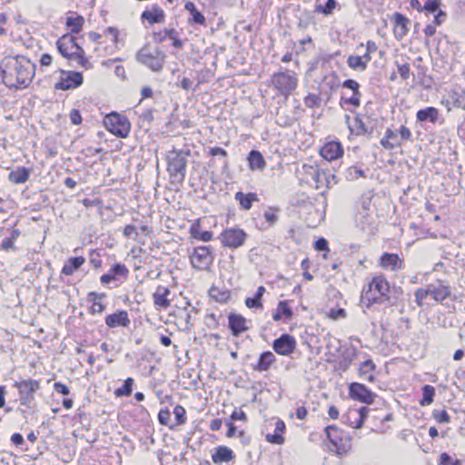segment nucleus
Listing matches in <instances>:
<instances>
[{
	"label": "nucleus",
	"instance_id": "obj_32",
	"mask_svg": "<svg viewBox=\"0 0 465 465\" xmlns=\"http://www.w3.org/2000/svg\"><path fill=\"white\" fill-rule=\"evenodd\" d=\"M234 198L239 203L241 208L244 211L250 210L252 203L258 201L257 195L253 193L245 194L242 192H237Z\"/></svg>",
	"mask_w": 465,
	"mask_h": 465
},
{
	"label": "nucleus",
	"instance_id": "obj_56",
	"mask_svg": "<svg viewBox=\"0 0 465 465\" xmlns=\"http://www.w3.org/2000/svg\"><path fill=\"white\" fill-rule=\"evenodd\" d=\"M171 418V412L168 409H163L158 413V420L162 425H168Z\"/></svg>",
	"mask_w": 465,
	"mask_h": 465
},
{
	"label": "nucleus",
	"instance_id": "obj_16",
	"mask_svg": "<svg viewBox=\"0 0 465 465\" xmlns=\"http://www.w3.org/2000/svg\"><path fill=\"white\" fill-rule=\"evenodd\" d=\"M321 156L328 162L340 159L343 155V147L339 141H330L320 150Z\"/></svg>",
	"mask_w": 465,
	"mask_h": 465
},
{
	"label": "nucleus",
	"instance_id": "obj_52",
	"mask_svg": "<svg viewBox=\"0 0 465 465\" xmlns=\"http://www.w3.org/2000/svg\"><path fill=\"white\" fill-rule=\"evenodd\" d=\"M347 313L344 309H331L328 313V317L333 321L344 319Z\"/></svg>",
	"mask_w": 465,
	"mask_h": 465
},
{
	"label": "nucleus",
	"instance_id": "obj_27",
	"mask_svg": "<svg viewBox=\"0 0 465 465\" xmlns=\"http://www.w3.org/2000/svg\"><path fill=\"white\" fill-rule=\"evenodd\" d=\"M170 294V291L167 287L158 286L156 291L154 292L153 303L156 307L166 309L170 306V301L167 299Z\"/></svg>",
	"mask_w": 465,
	"mask_h": 465
},
{
	"label": "nucleus",
	"instance_id": "obj_48",
	"mask_svg": "<svg viewBox=\"0 0 465 465\" xmlns=\"http://www.w3.org/2000/svg\"><path fill=\"white\" fill-rule=\"evenodd\" d=\"M176 424L183 425L186 423V411L181 405H176L173 409Z\"/></svg>",
	"mask_w": 465,
	"mask_h": 465
},
{
	"label": "nucleus",
	"instance_id": "obj_23",
	"mask_svg": "<svg viewBox=\"0 0 465 465\" xmlns=\"http://www.w3.org/2000/svg\"><path fill=\"white\" fill-rule=\"evenodd\" d=\"M275 361L276 358L272 351H263L260 355L258 361L255 364L252 365V368L253 371H266L272 367V364L275 363Z\"/></svg>",
	"mask_w": 465,
	"mask_h": 465
},
{
	"label": "nucleus",
	"instance_id": "obj_36",
	"mask_svg": "<svg viewBox=\"0 0 465 465\" xmlns=\"http://www.w3.org/2000/svg\"><path fill=\"white\" fill-rule=\"evenodd\" d=\"M19 236L20 231L17 229H14L8 237L3 239L0 245V249L4 252L15 251L16 247L15 245V242H16Z\"/></svg>",
	"mask_w": 465,
	"mask_h": 465
},
{
	"label": "nucleus",
	"instance_id": "obj_12",
	"mask_svg": "<svg viewBox=\"0 0 465 465\" xmlns=\"http://www.w3.org/2000/svg\"><path fill=\"white\" fill-rule=\"evenodd\" d=\"M60 77L54 84L55 90H70L79 87L84 81L83 74L79 72L58 70Z\"/></svg>",
	"mask_w": 465,
	"mask_h": 465
},
{
	"label": "nucleus",
	"instance_id": "obj_38",
	"mask_svg": "<svg viewBox=\"0 0 465 465\" xmlns=\"http://www.w3.org/2000/svg\"><path fill=\"white\" fill-rule=\"evenodd\" d=\"M264 292H265V288L263 286L258 287L253 297H248L245 299V305L250 309H252V308L262 309V303L261 302V299H262V295L264 294Z\"/></svg>",
	"mask_w": 465,
	"mask_h": 465
},
{
	"label": "nucleus",
	"instance_id": "obj_34",
	"mask_svg": "<svg viewBox=\"0 0 465 465\" xmlns=\"http://www.w3.org/2000/svg\"><path fill=\"white\" fill-rule=\"evenodd\" d=\"M85 262L83 256L69 258L62 268V273L64 275H72Z\"/></svg>",
	"mask_w": 465,
	"mask_h": 465
},
{
	"label": "nucleus",
	"instance_id": "obj_41",
	"mask_svg": "<svg viewBox=\"0 0 465 465\" xmlns=\"http://www.w3.org/2000/svg\"><path fill=\"white\" fill-rule=\"evenodd\" d=\"M422 399L420 401L421 406H428L433 402L435 389L431 385H424L421 389Z\"/></svg>",
	"mask_w": 465,
	"mask_h": 465
},
{
	"label": "nucleus",
	"instance_id": "obj_2",
	"mask_svg": "<svg viewBox=\"0 0 465 465\" xmlns=\"http://www.w3.org/2000/svg\"><path fill=\"white\" fill-rule=\"evenodd\" d=\"M391 286L383 274H375L361 291V302L370 308L391 300Z\"/></svg>",
	"mask_w": 465,
	"mask_h": 465
},
{
	"label": "nucleus",
	"instance_id": "obj_4",
	"mask_svg": "<svg viewBox=\"0 0 465 465\" xmlns=\"http://www.w3.org/2000/svg\"><path fill=\"white\" fill-rule=\"evenodd\" d=\"M56 46L58 52L64 57L69 60H74L82 66H85L88 63L84 49L76 44L74 36L68 35H63L57 40Z\"/></svg>",
	"mask_w": 465,
	"mask_h": 465
},
{
	"label": "nucleus",
	"instance_id": "obj_9",
	"mask_svg": "<svg viewBox=\"0 0 465 465\" xmlns=\"http://www.w3.org/2000/svg\"><path fill=\"white\" fill-rule=\"evenodd\" d=\"M14 387L19 391L21 405L31 408L35 401V393L40 390V382L33 379H25L15 381Z\"/></svg>",
	"mask_w": 465,
	"mask_h": 465
},
{
	"label": "nucleus",
	"instance_id": "obj_11",
	"mask_svg": "<svg viewBox=\"0 0 465 465\" xmlns=\"http://www.w3.org/2000/svg\"><path fill=\"white\" fill-rule=\"evenodd\" d=\"M247 239V233L239 227L225 229L220 235L223 246L236 249L242 246Z\"/></svg>",
	"mask_w": 465,
	"mask_h": 465
},
{
	"label": "nucleus",
	"instance_id": "obj_49",
	"mask_svg": "<svg viewBox=\"0 0 465 465\" xmlns=\"http://www.w3.org/2000/svg\"><path fill=\"white\" fill-rule=\"evenodd\" d=\"M430 296V292H429V285L427 288H419L415 292V301L418 306L421 307L423 305V301Z\"/></svg>",
	"mask_w": 465,
	"mask_h": 465
},
{
	"label": "nucleus",
	"instance_id": "obj_60",
	"mask_svg": "<svg viewBox=\"0 0 465 465\" xmlns=\"http://www.w3.org/2000/svg\"><path fill=\"white\" fill-rule=\"evenodd\" d=\"M399 134L401 136V141H411L412 139V134L411 130L405 126L401 125L399 130Z\"/></svg>",
	"mask_w": 465,
	"mask_h": 465
},
{
	"label": "nucleus",
	"instance_id": "obj_35",
	"mask_svg": "<svg viewBox=\"0 0 465 465\" xmlns=\"http://www.w3.org/2000/svg\"><path fill=\"white\" fill-rule=\"evenodd\" d=\"M449 98L451 100L452 104L465 110V90L461 88L452 89L449 92Z\"/></svg>",
	"mask_w": 465,
	"mask_h": 465
},
{
	"label": "nucleus",
	"instance_id": "obj_7",
	"mask_svg": "<svg viewBox=\"0 0 465 465\" xmlns=\"http://www.w3.org/2000/svg\"><path fill=\"white\" fill-rule=\"evenodd\" d=\"M325 432L328 440L335 448V452L340 457L347 454L351 448V438L343 430L334 425H330L325 428Z\"/></svg>",
	"mask_w": 465,
	"mask_h": 465
},
{
	"label": "nucleus",
	"instance_id": "obj_25",
	"mask_svg": "<svg viewBox=\"0 0 465 465\" xmlns=\"http://www.w3.org/2000/svg\"><path fill=\"white\" fill-rule=\"evenodd\" d=\"M141 17L152 25L162 23L164 20V12L161 7L153 5L150 8L145 9Z\"/></svg>",
	"mask_w": 465,
	"mask_h": 465
},
{
	"label": "nucleus",
	"instance_id": "obj_47",
	"mask_svg": "<svg viewBox=\"0 0 465 465\" xmlns=\"http://www.w3.org/2000/svg\"><path fill=\"white\" fill-rule=\"evenodd\" d=\"M432 417L438 423L447 424L450 422V417L445 410H434L432 411Z\"/></svg>",
	"mask_w": 465,
	"mask_h": 465
},
{
	"label": "nucleus",
	"instance_id": "obj_15",
	"mask_svg": "<svg viewBox=\"0 0 465 465\" xmlns=\"http://www.w3.org/2000/svg\"><path fill=\"white\" fill-rule=\"evenodd\" d=\"M296 347L295 339L290 334H282L274 340L272 348L274 351L282 356L292 354Z\"/></svg>",
	"mask_w": 465,
	"mask_h": 465
},
{
	"label": "nucleus",
	"instance_id": "obj_20",
	"mask_svg": "<svg viewBox=\"0 0 465 465\" xmlns=\"http://www.w3.org/2000/svg\"><path fill=\"white\" fill-rule=\"evenodd\" d=\"M307 169V174L311 176L312 181H309L310 184L315 189L319 190L323 187L325 183L326 186L329 187V181L327 174L323 171L314 168L313 166H304Z\"/></svg>",
	"mask_w": 465,
	"mask_h": 465
},
{
	"label": "nucleus",
	"instance_id": "obj_64",
	"mask_svg": "<svg viewBox=\"0 0 465 465\" xmlns=\"http://www.w3.org/2000/svg\"><path fill=\"white\" fill-rule=\"evenodd\" d=\"M70 121L73 124L78 125L82 123V116L80 114V112L76 109H73L70 113Z\"/></svg>",
	"mask_w": 465,
	"mask_h": 465
},
{
	"label": "nucleus",
	"instance_id": "obj_21",
	"mask_svg": "<svg viewBox=\"0 0 465 465\" xmlns=\"http://www.w3.org/2000/svg\"><path fill=\"white\" fill-rule=\"evenodd\" d=\"M429 292L436 302H443L450 295V287L445 285L441 281L429 284Z\"/></svg>",
	"mask_w": 465,
	"mask_h": 465
},
{
	"label": "nucleus",
	"instance_id": "obj_59",
	"mask_svg": "<svg viewBox=\"0 0 465 465\" xmlns=\"http://www.w3.org/2000/svg\"><path fill=\"white\" fill-rule=\"evenodd\" d=\"M344 88L350 89L353 92V94H359L360 92V84L352 79L345 80L342 84Z\"/></svg>",
	"mask_w": 465,
	"mask_h": 465
},
{
	"label": "nucleus",
	"instance_id": "obj_53",
	"mask_svg": "<svg viewBox=\"0 0 465 465\" xmlns=\"http://www.w3.org/2000/svg\"><path fill=\"white\" fill-rule=\"evenodd\" d=\"M123 233L124 237L126 238H133L134 240L137 241V228L133 224H128L124 228Z\"/></svg>",
	"mask_w": 465,
	"mask_h": 465
},
{
	"label": "nucleus",
	"instance_id": "obj_54",
	"mask_svg": "<svg viewBox=\"0 0 465 465\" xmlns=\"http://www.w3.org/2000/svg\"><path fill=\"white\" fill-rule=\"evenodd\" d=\"M177 87H181L185 91H189L192 89L193 82L188 77L180 75L178 76V82L175 84Z\"/></svg>",
	"mask_w": 465,
	"mask_h": 465
},
{
	"label": "nucleus",
	"instance_id": "obj_42",
	"mask_svg": "<svg viewBox=\"0 0 465 465\" xmlns=\"http://www.w3.org/2000/svg\"><path fill=\"white\" fill-rule=\"evenodd\" d=\"M93 304L90 308V312L92 314L102 313L105 310V305L103 304L100 301H96V299H102L104 297L103 294H97L95 292H91L89 294Z\"/></svg>",
	"mask_w": 465,
	"mask_h": 465
},
{
	"label": "nucleus",
	"instance_id": "obj_57",
	"mask_svg": "<svg viewBox=\"0 0 465 465\" xmlns=\"http://www.w3.org/2000/svg\"><path fill=\"white\" fill-rule=\"evenodd\" d=\"M104 35L105 36H108L110 37L111 41L114 44H116L118 42V35H119V31L117 28L115 27H113V26H110V27H107L104 32Z\"/></svg>",
	"mask_w": 465,
	"mask_h": 465
},
{
	"label": "nucleus",
	"instance_id": "obj_43",
	"mask_svg": "<svg viewBox=\"0 0 465 465\" xmlns=\"http://www.w3.org/2000/svg\"><path fill=\"white\" fill-rule=\"evenodd\" d=\"M364 58L360 55H350L347 59V64L350 68L353 70L364 71L367 68L366 64L363 62Z\"/></svg>",
	"mask_w": 465,
	"mask_h": 465
},
{
	"label": "nucleus",
	"instance_id": "obj_18",
	"mask_svg": "<svg viewBox=\"0 0 465 465\" xmlns=\"http://www.w3.org/2000/svg\"><path fill=\"white\" fill-rule=\"evenodd\" d=\"M391 21L394 24L393 34L396 39L401 40L409 32L410 19L400 13L393 14Z\"/></svg>",
	"mask_w": 465,
	"mask_h": 465
},
{
	"label": "nucleus",
	"instance_id": "obj_55",
	"mask_svg": "<svg viewBox=\"0 0 465 465\" xmlns=\"http://www.w3.org/2000/svg\"><path fill=\"white\" fill-rule=\"evenodd\" d=\"M397 67H398V73L400 74L401 77L403 80H407L410 78L411 67L408 63H405L402 64H397Z\"/></svg>",
	"mask_w": 465,
	"mask_h": 465
},
{
	"label": "nucleus",
	"instance_id": "obj_58",
	"mask_svg": "<svg viewBox=\"0 0 465 465\" xmlns=\"http://www.w3.org/2000/svg\"><path fill=\"white\" fill-rule=\"evenodd\" d=\"M167 35L170 39L173 41V45L175 48H182L183 47V42L178 38V33L174 29L169 30L167 33Z\"/></svg>",
	"mask_w": 465,
	"mask_h": 465
},
{
	"label": "nucleus",
	"instance_id": "obj_24",
	"mask_svg": "<svg viewBox=\"0 0 465 465\" xmlns=\"http://www.w3.org/2000/svg\"><path fill=\"white\" fill-rule=\"evenodd\" d=\"M248 166L252 172H262L266 167V162L261 152L257 150H252L248 156Z\"/></svg>",
	"mask_w": 465,
	"mask_h": 465
},
{
	"label": "nucleus",
	"instance_id": "obj_45",
	"mask_svg": "<svg viewBox=\"0 0 465 465\" xmlns=\"http://www.w3.org/2000/svg\"><path fill=\"white\" fill-rule=\"evenodd\" d=\"M336 7V1L335 0H327L324 5H315V12L323 14L325 15H331L333 10Z\"/></svg>",
	"mask_w": 465,
	"mask_h": 465
},
{
	"label": "nucleus",
	"instance_id": "obj_3",
	"mask_svg": "<svg viewBox=\"0 0 465 465\" xmlns=\"http://www.w3.org/2000/svg\"><path fill=\"white\" fill-rule=\"evenodd\" d=\"M191 156V150L188 148H173L166 154L167 172L173 183H183L185 179L188 157Z\"/></svg>",
	"mask_w": 465,
	"mask_h": 465
},
{
	"label": "nucleus",
	"instance_id": "obj_28",
	"mask_svg": "<svg viewBox=\"0 0 465 465\" xmlns=\"http://www.w3.org/2000/svg\"><path fill=\"white\" fill-rule=\"evenodd\" d=\"M440 112L437 108L429 106L424 109H420L416 114L417 121L419 122H430L436 123L439 119Z\"/></svg>",
	"mask_w": 465,
	"mask_h": 465
},
{
	"label": "nucleus",
	"instance_id": "obj_33",
	"mask_svg": "<svg viewBox=\"0 0 465 465\" xmlns=\"http://www.w3.org/2000/svg\"><path fill=\"white\" fill-rule=\"evenodd\" d=\"M375 364L370 359L364 361L359 368V375L365 381L373 382L375 381L373 371H375Z\"/></svg>",
	"mask_w": 465,
	"mask_h": 465
},
{
	"label": "nucleus",
	"instance_id": "obj_62",
	"mask_svg": "<svg viewBox=\"0 0 465 465\" xmlns=\"http://www.w3.org/2000/svg\"><path fill=\"white\" fill-rule=\"evenodd\" d=\"M192 20L199 25H206V19L204 15L198 10H195L193 13L191 14Z\"/></svg>",
	"mask_w": 465,
	"mask_h": 465
},
{
	"label": "nucleus",
	"instance_id": "obj_50",
	"mask_svg": "<svg viewBox=\"0 0 465 465\" xmlns=\"http://www.w3.org/2000/svg\"><path fill=\"white\" fill-rule=\"evenodd\" d=\"M110 272L114 274V277L115 275L126 277L129 272L127 267L122 263L114 264L111 267Z\"/></svg>",
	"mask_w": 465,
	"mask_h": 465
},
{
	"label": "nucleus",
	"instance_id": "obj_31",
	"mask_svg": "<svg viewBox=\"0 0 465 465\" xmlns=\"http://www.w3.org/2000/svg\"><path fill=\"white\" fill-rule=\"evenodd\" d=\"M30 176V171L26 167H17L9 173L8 179L15 184H21L27 182Z\"/></svg>",
	"mask_w": 465,
	"mask_h": 465
},
{
	"label": "nucleus",
	"instance_id": "obj_19",
	"mask_svg": "<svg viewBox=\"0 0 465 465\" xmlns=\"http://www.w3.org/2000/svg\"><path fill=\"white\" fill-rule=\"evenodd\" d=\"M379 265L384 270L395 272L402 268L403 261L396 253L384 252L379 259Z\"/></svg>",
	"mask_w": 465,
	"mask_h": 465
},
{
	"label": "nucleus",
	"instance_id": "obj_17",
	"mask_svg": "<svg viewBox=\"0 0 465 465\" xmlns=\"http://www.w3.org/2000/svg\"><path fill=\"white\" fill-rule=\"evenodd\" d=\"M248 323V320L241 314L230 313L228 315V327L235 337H239L250 329Z\"/></svg>",
	"mask_w": 465,
	"mask_h": 465
},
{
	"label": "nucleus",
	"instance_id": "obj_6",
	"mask_svg": "<svg viewBox=\"0 0 465 465\" xmlns=\"http://www.w3.org/2000/svg\"><path fill=\"white\" fill-rule=\"evenodd\" d=\"M271 84L279 94L287 97L297 87V74L292 71L275 73L272 76Z\"/></svg>",
	"mask_w": 465,
	"mask_h": 465
},
{
	"label": "nucleus",
	"instance_id": "obj_1",
	"mask_svg": "<svg viewBox=\"0 0 465 465\" xmlns=\"http://www.w3.org/2000/svg\"><path fill=\"white\" fill-rule=\"evenodd\" d=\"M0 70L4 84L10 89L26 88L35 76V65L24 55L3 58Z\"/></svg>",
	"mask_w": 465,
	"mask_h": 465
},
{
	"label": "nucleus",
	"instance_id": "obj_40",
	"mask_svg": "<svg viewBox=\"0 0 465 465\" xmlns=\"http://www.w3.org/2000/svg\"><path fill=\"white\" fill-rule=\"evenodd\" d=\"M84 24V18L82 15H77L75 17H67L66 19V26L70 28L72 34H78L81 32L83 25Z\"/></svg>",
	"mask_w": 465,
	"mask_h": 465
},
{
	"label": "nucleus",
	"instance_id": "obj_39",
	"mask_svg": "<svg viewBox=\"0 0 465 465\" xmlns=\"http://www.w3.org/2000/svg\"><path fill=\"white\" fill-rule=\"evenodd\" d=\"M280 213V208L272 206L264 211L263 217L269 227H273L278 223Z\"/></svg>",
	"mask_w": 465,
	"mask_h": 465
},
{
	"label": "nucleus",
	"instance_id": "obj_37",
	"mask_svg": "<svg viewBox=\"0 0 465 465\" xmlns=\"http://www.w3.org/2000/svg\"><path fill=\"white\" fill-rule=\"evenodd\" d=\"M293 315L292 309L288 306L287 302L281 301L276 308V312L273 313L272 318L274 321L279 322L282 320V317L284 316L286 319L290 320Z\"/></svg>",
	"mask_w": 465,
	"mask_h": 465
},
{
	"label": "nucleus",
	"instance_id": "obj_63",
	"mask_svg": "<svg viewBox=\"0 0 465 465\" xmlns=\"http://www.w3.org/2000/svg\"><path fill=\"white\" fill-rule=\"evenodd\" d=\"M54 389L56 392L61 393L63 395H68L70 393L68 386L60 381L54 382Z\"/></svg>",
	"mask_w": 465,
	"mask_h": 465
},
{
	"label": "nucleus",
	"instance_id": "obj_51",
	"mask_svg": "<svg viewBox=\"0 0 465 465\" xmlns=\"http://www.w3.org/2000/svg\"><path fill=\"white\" fill-rule=\"evenodd\" d=\"M304 104L309 108L318 107L321 104V99L316 94H309L304 98Z\"/></svg>",
	"mask_w": 465,
	"mask_h": 465
},
{
	"label": "nucleus",
	"instance_id": "obj_61",
	"mask_svg": "<svg viewBox=\"0 0 465 465\" xmlns=\"http://www.w3.org/2000/svg\"><path fill=\"white\" fill-rule=\"evenodd\" d=\"M381 145L385 148L386 150H392L394 149L395 147H398V146H401V142H397V143H392L391 142V140L389 138H387L386 136H383V138L381 140Z\"/></svg>",
	"mask_w": 465,
	"mask_h": 465
},
{
	"label": "nucleus",
	"instance_id": "obj_22",
	"mask_svg": "<svg viewBox=\"0 0 465 465\" xmlns=\"http://www.w3.org/2000/svg\"><path fill=\"white\" fill-rule=\"evenodd\" d=\"M105 323L109 328L127 327L130 324V319L126 311H117L105 317Z\"/></svg>",
	"mask_w": 465,
	"mask_h": 465
},
{
	"label": "nucleus",
	"instance_id": "obj_14",
	"mask_svg": "<svg viewBox=\"0 0 465 465\" xmlns=\"http://www.w3.org/2000/svg\"><path fill=\"white\" fill-rule=\"evenodd\" d=\"M349 394L351 399L366 404H371L375 398L373 392L363 384L358 382H353L350 385Z\"/></svg>",
	"mask_w": 465,
	"mask_h": 465
},
{
	"label": "nucleus",
	"instance_id": "obj_10",
	"mask_svg": "<svg viewBox=\"0 0 465 465\" xmlns=\"http://www.w3.org/2000/svg\"><path fill=\"white\" fill-rule=\"evenodd\" d=\"M214 255L210 246H198L193 248L190 252V262L193 268L204 271L213 264Z\"/></svg>",
	"mask_w": 465,
	"mask_h": 465
},
{
	"label": "nucleus",
	"instance_id": "obj_8",
	"mask_svg": "<svg viewBox=\"0 0 465 465\" xmlns=\"http://www.w3.org/2000/svg\"><path fill=\"white\" fill-rule=\"evenodd\" d=\"M104 124L111 134L120 138H126L131 131L127 117L114 112L104 117Z\"/></svg>",
	"mask_w": 465,
	"mask_h": 465
},
{
	"label": "nucleus",
	"instance_id": "obj_46",
	"mask_svg": "<svg viewBox=\"0 0 465 465\" xmlns=\"http://www.w3.org/2000/svg\"><path fill=\"white\" fill-rule=\"evenodd\" d=\"M354 121L357 135L371 134L372 133V128H369L361 118L356 117Z\"/></svg>",
	"mask_w": 465,
	"mask_h": 465
},
{
	"label": "nucleus",
	"instance_id": "obj_29",
	"mask_svg": "<svg viewBox=\"0 0 465 465\" xmlns=\"http://www.w3.org/2000/svg\"><path fill=\"white\" fill-rule=\"evenodd\" d=\"M191 237L202 242H210L213 239V232L210 231H203L199 221H196L190 226L189 230Z\"/></svg>",
	"mask_w": 465,
	"mask_h": 465
},
{
	"label": "nucleus",
	"instance_id": "obj_30",
	"mask_svg": "<svg viewBox=\"0 0 465 465\" xmlns=\"http://www.w3.org/2000/svg\"><path fill=\"white\" fill-rule=\"evenodd\" d=\"M285 430V424L282 420H278L275 423V429L273 434L268 433L266 435V440L273 444H282L284 438L282 436Z\"/></svg>",
	"mask_w": 465,
	"mask_h": 465
},
{
	"label": "nucleus",
	"instance_id": "obj_13",
	"mask_svg": "<svg viewBox=\"0 0 465 465\" xmlns=\"http://www.w3.org/2000/svg\"><path fill=\"white\" fill-rule=\"evenodd\" d=\"M163 54L158 50L151 52L148 49H142L137 54L139 62L145 64L154 72L162 70L163 65Z\"/></svg>",
	"mask_w": 465,
	"mask_h": 465
},
{
	"label": "nucleus",
	"instance_id": "obj_44",
	"mask_svg": "<svg viewBox=\"0 0 465 465\" xmlns=\"http://www.w3.org/2000/svg\"><path fill=\"white\" fill-rule=\"evenodd\" d=\"M134 380L127 378L122 387L115 390L114 394L116 397H126L131 395L133 391Z\"/></svg>",
	"mask_w": 465,
	"mask_h": 465
},
{
	"label": "nucleus",
	"instance_id": "obj_26",
	"mask_svg": "<svg viewBox=\"0 0 465 465\" xmlns=\"http://www.w3.org/2000/svg\"><path fill=\"white\" fill-rule=\"evenodd\" d=\"M235 458L232 450L226 446H219L215 448L214 453L212 456L213 461L215 464L227 463Z\"/></svg>",
	"mask_w": 465,
	"mask_h": 465
},
{
	"label": "nucleus",
	"instance_id": "obj_5",
	"mask_svg": "<svg viewBox=\"0 0 465 465\" xmlns=\"http://www.w3.org/2000/svg\"><path fill=\"white\" fill-rule=\"evenodd\" d=\"M356 228L363 234L370 236L375 233L376 222L371 203L363 202L354 215Z\"/></svg>",
	"mask_w": 465,
	"mask_h": 465
}]
</instances>
